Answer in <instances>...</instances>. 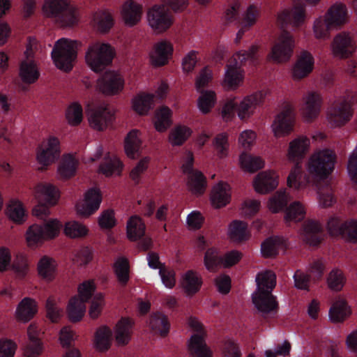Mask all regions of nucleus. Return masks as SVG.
I'll return each instance as SVG.
<instances>
[{"instance_id":"obj_1","label":"nucleus","mask_w":357,"mask_h":357,"mask_svg":"<svg viewBox=\"0 0 357 357\" xmlns=\"http://www.w3.org/2000/svg\"><path fill=\"white\" fill-rule=\"evenodd\" d=\"M320 0H292L294 6L284 10L278 15L277 23L282 31L271 50V58L278 63L285 62L290 59L293 54L295 40L291 33L285 28L300 26L305 21V2L316 4Z\"/></svg>"},{"instance_id":"obj_2","label":"nucleus","mask_w":357,"mask_h":357,"mask_svg":"<svg viewBox=\"0 0 357 357\" xmlns=\"http://www.w3.org/2000/svg\"><path fill=\"white\" fill-rule=\"evenodd\" d=\"M257 291L252 294V302L257 309L264 313L277 311L278 303L271 291L276 284V276L272 271L259 273L256 277Z\"/></svg>"},{"instance_id":"obj_3","label":"nucleus","mask_w":357,"mask_h":357,"mask_svg":"<svg viewBox=\"0 0 357 357\" xmlns=\"http://www.w3.org/2000/svg\"><path fill=\"white\" fill-rule=\"evenodd\" d=\"M188 6V0H162V3L153 6L148 12L150 26L158 32L168 29L173 23L169 9L181 12Z\"/></svg>"},{"instance_id":"obj_4","label":"nucleus","mask_w":357,"mask_h":357,"mask_svg":"<svg viewBox=\"0 0 357 357\" xmlns=\"http://www.w3.org/2000/svg\"><path fill=\"white\" fill-rule=\"evenodd\" d=\"M258 47L252 45L248 50H241L236 52L226 66L224 82L229 88L239 85L243 79V71L241 68L248 62L250 65L258 64Z\"/></svg>"},{"instance_id":"obj_5","label":"nucleus","mask_w":357,"mask_h":357,"mask_svg":"<svg viewBox=\"0 0 357 357\" xmlns=\"http://www.w3.org/2000/svg\"><path fill=\"white\" fill-rule=\"evenodd\" d=\"M309 146L310 139L306 137H299L289 143L288 158L291 161L295 162L287 178V185L290 188L298 189L301 186V161L305 157Z\"/></svg>"},{"instance_id":"obj_6","label":"nucleus","mask_w":357,"mask_h":357,"mask_svg":"<svg viewBox=\"0 0 357 357\" xmlns=\"http://www.w3.org/2000/svg\"><path fill=\"white\" fill-rule=\"evenodd\" d=\"M347 9L343 3H335L326 14L325 19H318L314 24V32L317 38H326L329 31L340 27L346 22Z\"/></svg>"},{"instance_id":"obj_7","label":"nucleus","mask_w":357,"mask_h":357,"mask_svg":"<svg viewBox=\"0 0 357 357\" xmlns=\"http://www.w3.org/2000/svg\"><path fill=\"white\" fill-rule=\"evenodd\" d=\"M264 95L261 92L245 98L241 102L235 98L227 100L222 109V117L225 121H230L236 112L241 119L249 117L257 105L262 103Z\"/></svg>"},{"instance_id":"obj_8","label":"nucleus","mask_w":357,"mask_h":357,"mask_svg":"<svg viewBox=\"0 0 357 357\" xmlns=\"http://www.w3.org/2000/svg\"><path fill=\"white\" fill-rule=\"evenodd\" d=\"M43 11L62 26H73L78 22L76 11L70 6L69 0H45Z\"/></svg>"},{"instance_id":"obj_9","label":"nucleus","mask_w":357,"mask_h":357,"mask_svg":"<svg viewBox=\"0 0 357 357\" xmlns=\"http://www.w3.org/2000/svg\"><path fill=\"white\" fill-rule=\"evenodd\" d=\"M290 197L285 190L278 191L269 199V209L273 213H278L285 209L284 219L287 222L301 221L305 213L303 206L299 202H294L287 206Z\"/></svg>"},{"instance_id":"obj_10","label":"nucleus","mask_w":357,"mask_h":357,"mask_svg":"<svg viewBox=\"0 0 357 357\" xmlns=\"http://www.w3.org/2000/svg\"><path fill=\"white\" fill-rule=\"evenodd\" d=\"M77 41L66 38L58 40L51 54L55 66L66 72L70 71L77 58Z\"/></svg>"},{"instance_id":"obj_11","label":"nucleus","mask_w":357,"mask_h":357,"mask_svg":"<svg viewBox=\"0 0 357 357\" xmlns=\"http://www.w3.org/2000/svg\"><path fill=\"white\" fill-rule=\"evenodd\" d=\"M114 54V50L110 45L96 43L89 45L85 59L93 71L100 73L112 63Z\"/></svg>"},{"instance_id":"obj_12","label":"nucleus","mask_w":357,"mask_h":357,"mask_svg":"<svg viewBox=\"0 0 357 357\" xmlns=\"http://www.w3.org/2000/svg\"><path fill=\"white\" fill-rule=\"evenodd\" d=\"M96 286L93 280H86L79 285V296H74L69 301L67 312L69 319L77 322L84 317L86 311L85 303L91 298Z\"/></svg>"},{"instance_id":"obj_13","label":"nucleus","mask_w":357,"mask_h":357,"mask_svg":"<svg viewBox=\"0 0 357 357\" xmlns=\"http://www.w3.org/2000/svg\"><path fill=\"white\" fill-rule=\"evenodd\" d=\"M335 154L329 149H324L313 154L308 162V171L312 175L324 179L333 171Z\"/></svg>"},{"instance_id":"obj_14","label":"nucleus","mask_w":357,"mask_h":357,"mask_svg":"<svg viewBox=\"0 0 357 357\" xmlns=\"http://www.w3.org/2000/svg\"><path fill=\"white\" fill-rule=\"evenodd\" d=\"M62 224L56 219L45 221L43 225L34 224L26 231V241L29 246H32L45 239L54 238L58 236Z\"/></svg>"},{"instance_id":"obj_15","label":"nucleus","mask_w":357,"mask_h":357,"mask_svg":"<svg viewBox=\"0 0 357 357\" xmlns=\"http://www.w3.org/2000/svg\"><path fill=\"white\" fill-rule=\"evenodd\" d=\"M36 197L38 204L33 209V214L43 219L50 213L49 206L56 204L59 199L58 190L50 183L40 184L36 187Z\"/></svg>"},{"instance_id":"obj_16","label":"nucleus","mask_w":357,"mask_h":357,"mask_svg":"<svg viewBox=\"0 0 357 357\" xmlns=\"http://www.w3.org/2000/svg\"><path fill=\"white\" fill-rule=\"evenodd\" d=\"M357 102V93L348 91L343 99L337 102L329 113V119L335 126L347 123L353 115V106Z\"/></svg>"},{"instance_id":"obj_17","label":"nucleus","mask_w":357,"mask_h":357,"mask_svg":"<svg viewBox=\"0 0 357 357\" xmlns=\"http://www.w3.org/2000/svg\"><path fill=\"white\" fill-rule=\"evenodd\" d=\"M241 257L242 254L238 250H231L220 256L216 248H211L206 251L204 261L206 268L210 271H213L220 266L231 267L236 264Z\"/></svg>"},{"instance_id":"obj_18","label":"nucleus","mask_w":357,"mask_h":357,"mask_svg":"<svg viewBox=\"0 0 357 357\" xmlns=\"http://www.w3.org/2000/svg\"><path fill=\"white\" fill-rule=\"evenodd\" d=\"M194 157L191 152L188 153L182 165L184 174H188V185L190 190L195 195H202L206 187V178L198 170L194 169Z\"/></svg>"},{"instance_id":"obj_19","label":"nucleus","mask_w":357,"mask_h":357,"mask_svg":"<svg viewBox=\"0 0 357 357\" xmlns=\"http://www.w3.org/2000/svg\"><path fill=\"white\" fill-rule=\"evenodd\" d=\"M329 234L333 236H342L352 242H357V220L351 219L342 221L337 217H331L327 222Z\"/></svg>"},{"instance_id":"obj_20","label":"nucleus","mask_w":357,"mask_h":357,"mask_svg":"<svg viewBox=\"0 0 357 357\" xmlns=\"http://www.w3.org/2000/svg\"><path fill=\"white\" fill-rule=\"evenodd\" d=\"M211 79V71L207 68H204L202 70L196 80L197 89L202 93L198 99V107L204 114H207L210 112L216 100L215 92L201 90L207 85Z\"/></svg>"},{"instance_id":"obj_21","label":"nucleus","mask_w":357,"mask_h":357,"mask_svg":"<svg viewBox=\"0 0 357 357\" xmlns=\"http://www.w3.org/2000/svg\"><path fill=\"white\" fill-rule=\"evenodd\" d=\"M295 120L294 109L289 102H284L282 110L276 116L272 124L273 131L276 137L289 134Z\"/></svg>"},{"instance_id":"obj_22","label":"nucleus","mask_w":357,"mask_h":357,"mask_svg":"<svg viewBox=\"0 0 357 357\" xmlns=\"http://www.w3.org/2000/svg\"><path fill=\"white\" fill-rule=\"evenodd\" d=\"M191 327L198 332L192 335L188 345L189 350L193 357H211V352L207 347L203 332V326L195 319L190 320Z\"/></svg>"},{"instance_id":"obj_23","label":"nucleus","mask_w":357,"mask_h":357,"mask_svg":"<svg viewBox=\"0 0 357 357\" xmlns=\"http://www.w3.org/2000/svg\"><path fill=\"white\" fill-rule=\"evenodd\" d=\"M33 54L32 45L29 43L25 52L26 59L22 61L20 66V76L26 84L36 82L40 77V72L34 60L31 59Z\"/></svg>"},{"instance_id":"obj_24","label":"nucleus","mask_w":357,"mask_h":357,"mask_svg":"<svg viewBox=\"0 0 357 357\" xmlns=\"http://www.w3.org/2000/svg\"><path fill=\"white\" fill-rule=\"evenodd\" d=\"M124 83L123 77L116 71H107L98 79L100 91L107 95H115L121 92Z\"/></svg>"},{"instance_id":"obj_25","label":"nucleus","mask_w":357,"mask_h":357,"mask_svg":"<svg viewBox=\"0 0 357 357\" xmlns=\"http://www.w3.org/2000/svg\"><path fill=\"white\" fill-rule=\"evenodd\" d=\"M90 126L98 130H105L113 121L114 114L107 105H99L89 110Z\"/></svg>"},{"instance_id":"obj_26","label":"nucleus","mask_w":357,"mask_h":357,"mask_svg":"<svg viewBox=\"0 0 357 357\" xmlns=\"http://www.w3.org/2000/svg\"><path fill=\"white\" fill-rule=\"evenodd\" d=\"M60 155V143L55 137H50L44 147H38L37 160L43 166H47L56 161Z\"/></svg>"},{"instance_id":"obj_27","label":"nucleus","mask_w":357,"mask_h":357,"mask_svg":"<svg viewBox=\"0 0 357 357\" xmlns=\"http://www.w3.org/2000/svg\"><path fill=\"white\" fill-rule=\"evenodd\" d=\"M301 236L307 244L318 246L324 240V232L319 222L308 220L303 224Z\"/></svg>"},{"instance_id":"obj_28","label":"nucleus","mask_w":357,"mask_h":357,"mask_svg":"<svg viewBox=\"0 0 357 357\" xmlns=\"http://www.w3.org/2000/svg\"><path fill=\"white\" fill-rule=\"evenodd\" d=\"M102 202V194L100 189L91 188L85 192L84 202L77 205V212L84 216L94 213Z\"/></svg>"},{"instance_id":"obj_29","label":"nucleus","mask_w":357,"mask_h":357,"mask_svg":"<svg viewBox=\"0 0 357 357\" xmlns=\"http://www.w3.org/2000/svg\"><path fill=\"white\" fill-rule=\"evenodd\" d=\"M332 47L335 56L347 58L354 52L356 45L349 33L342 32L335 37Z\"/></svg>"},{"instance_id":"obj_30","label":"nucleus","mask_w":357,"mask_h":357,"mask_svg":"<svg viewBox=\"0 0 357 357\" xmlns=\"http://www.w3.org/2000/svg\"><path fill=\"white\" fill-rule=\"evenodd\" d=\"M321 102L320 95L314 91H310L303 97L301 109L303 116L307 121H311L318 116Z\"/></svg>"},{"instance_id":"obj_31","label":"nucleus","mask_w":357,"mask_h":357,"mask_svg":"<svg viewBox=\"0 0 357 357\" xmlns=\"http://www.w3.org/2000/svg\"><path fill=\"white\" fill-rule=\"evenodd\" d=\"M314 63L313 56L306 50L302 51L293 67L294 78L301 79L307 77L312 71Z\"/></svg>"},{"instance_id":"obj_32","label":"nucleus","mask_w":357,"mask_h":357,"mask_svg":"<svg viewBox=\"0 0 357 357\" xmlns=\"http://www.w3.org/2000/svg\"><path fill=\"white\" fill-rule=\"evenodd\" d=\"M173 52L172 45L166 40H161L154 46V50L151 54V59L155 66L165 65Z\"/></svg>"},{"instance_id":"obj_33","label":"nucleus","mask_w":357,"mask_h":357,"mask_svg":"<svg viewBox=\"0 0 357 357\" xmlns=\"http://www.w3.org/2000/svg\"><path fill=\"white\" fill-rule=\"evenodd\" d=\"M278 185V181L274 172H261L254 180L255 189L259 193L269 192L275 189Z\"/></svg>"},{"instance_id":"obj_34","label":"nucleus","mask_w":357,"mask_h":357,"mask_svg":"<svg viewBox=\"0 0 357 357\" xmlns=\"http://www.w3.org/2000/svg\"><path fill=\"white\" fill-rule=\"evenodd\" d=\"M231 199L230 186L225 182H220L211 191V201L215 208L225 206Z\"/></svg>"},{"instance_id":"obj_35","label":"nucleus","mask_w":357,"mask_h":357,"mask_svg":"<svg viewBox=\"0 0 357 357\" xmlns=\"http://www.w3.org/2000/svg\"><path fill=\"white\" fill-rule=\"evenodd\" d=\"M142 14V6L132 0H128L123 5L122 16L125 23L130 26L139 22Z\"/></svg>"},{"instance_id":"obj_36","label":"nucleus","mask_w":357,"mask_h":357,"mask_svg":"<svg viewBox=\"0 0 357 357\" xmlns=\"http://www.w3.org/2000/svg\"><path fill=\"white\" fill-rule=\"evenodd\" d=\"M155 96L152 93L140 92L132 100L133 110L141 116L146 115L153 107Z\"/></svg>"},{"instance_id":"obj_37","label":"nucleus","mask_w":357,"mask_h":357,"mask_svg":"<svg viewBox=\"0 0 357 357\" xmlns=\"http://www.w3.org/2000/svg\"><path fill=\"white\" fill-rule=\"evenodd\" d=\"M287 247L286 239L281 236H271L266 238L261 245V252L266 258L278 255L279 250Z\"/></svg>"},{"instance_id":"obj_38","label":"nucleus","mask_w":357,"mask_h":357,"mask_svg":"<svg viewBox=\"0 0 357 357\" xmlns=\"http://www.w3.org/2000/svg\"><path fill=\"white\" fill-rule=\"evenodd\" d=\"M37 312V305L34 300L30 298H23L16 310V318L22 322L29 321Z\"/></svg>"},{"instance_id":"obj_39","label":"nucleus","mask_w":357,"mask_h":357,"mask_svg":"<svg viewBox=\"0 0 357 357\" xmlns=\"http://www.w3.org/2000/svg\"><path fill=\"white\" fill-rule=\"evenodd\" d=\"M94 25L102 33H108L114 25V18L108 10H99L93 17Z\"/></svg>"},{"instance_id":"obj_40","label":"nucleus","mask_w":357,"mask_h":357,"mask_svg":"<svg viewBox=\"0 0 357 357\" xmlns=\"http://www.w3.org/2000/svg\"><path fill=\"white\" fill-rule=\"evenodd\" d=\"M57 264L56 261L48 257H42L38 262L37 271L40 277L47 281H52L56 274Z\"/></svg>"},{"instance_id":"obj_41","label":"nucleus","mask_w":357,"mask_h":357,"mask_svg":"<svg viewBox=\"0 0 357 357\" xmlns=\"http://www.w3.org/2000/svg\"><path fill=\"white\" fill-rule=\"evenodd\" d=\"M141 145L140 132L136 129L130 131L124 141V148L127 155L130 158H135L139 153Z\"/></svg>"},{"instance_id":"obj_42","label":"nucleus","mask_w":357,"mask_h":357,"mask_svg":"<svg viewBox=\"0 0 357 357\" xmlns=\"http://www.w3.org/2000/svg\"><path fill=\"white\" fill-rule=\"evenodd\" d=\"M133 321L128 317H122L116 326V340L119 344H127L130 340Z\"/></svg>"},{"instance_id":"obj_43","label":"nucleus","mask_w":357,"mask_h":357,"mask_svg":"<svg viewBox=\"0 0 357 357\" xmlns=\"http://www.w3.org/2000/svg\"><path fill=\"white\" fill-rule=\"evenodd\" d=\"M172 110L167 106L156 109L154 116V126L158 132L166 131L172 124Z\"/></svg>"},{"instance_id":"obj_44","label":"nucleus","mask_w":357,"mask_h":357,"mask_svg":"<svg viewBox=\"0 0 357 357\" xmlns=\"http://www.w3.org/2000/svg\"><path fill=\"white\" fill-rule=\"evenodd\" d=\"M27 335L29 342L25 348V355L26 357H37L42 352L43 346L40 338L38 337L37 331L33 325L29 326Z\"/></svg>"},{"instance_id":"obj_45","label":"nucleus","mask_w":357,"mask_h":357,"mask_svg":"<svg viewBox=\"0 0 357 357\" xmlns=\"http://www.w3.org/2000/svg\"><path fill=\"white\" fill-rule=\"evenodd\" d=\"M229 235L234 242H243L250 238L248 224L241 220H234L229 225Z\"/></svg>"},{"instance_id":"obj_46","label":"nucleus","mask_w":357,"mask_h":357,"mask_svg":"<svg viewBox=\"0 0 357 357\" xmlns=\"http://www.w3.org/2000/svg\"><path fill=\"white\" fill-rule=\"evenodd\" d=\"M113 269L120 284L126 286L130 280L129 261L123 257L117 258L113 264Z\"/></svg>"},{"instance_id":"obj_47","label":"nucleus","mask_w":357,"mask_h":357,"mask_svg":"<svg viewBox=\"0 0 357 357\" xmlns=\"http://www.w3.org/2000/svg\"><path fill=\"white\" fill-rule=\"evenodd\" d=\"M126 229L128 238L132 241L141 238L145 234V225L142 220L137 215L129 218Z\"/></svg>"},{"instance_id":"obj_48","label":"nucleus","mask_w":357,"mask_h":357,"mask_svg":"<svg viewBox=\"0 0 357 357\" xmlns=\"http://www.w3.org/2000/svg\"><path fill=\"white\" fill-rule=\"evenodd\" d=\"M149 326L155 333L166 336L169 331L170 324L166 315L155 312L150 317Z\"/></svg>"},{"instance_id":"obj_49","label":"nucleus","mask_w":357,"mask_h":357,"mask_svg":"<svg viewBox=\"0 0 357 357\" xmlns=\"http://www.w3.org/2000/svg\"><path fill=\"white\" fill-rule=\"evenodd\" d=\"M202 278L193 271H187L183 276L181 284L188 295H194L200 289Z\"/></svg>"},{"instance_id":"obj_50","label":"nucleus","mask_w":357,"mask_h":357,"mask_svg":"<svg viewBox=\"0 0 357 357\" xmlns=\"http://www.w3.org/2000/svg\"><path fill=\"white\" fill-rule=\"evenodd\" d=\"M259 15V10L254 5L250 6L246 11L242 22V27L238 31L236 38V43H238L245 31L255 24Z\"/></svg>"},{"instance_id":"obj_51","label":"nucleus","mask_w":357,"mask_h":357,"mask_svg":"<svg viewBox=\"0 0 357 357\" xmlns=\"http://www.w3.org/2000/svg\"><path fill=\"white\" fill-rule=\"evenodd\" d=\"M349 313L347 302L344 300H338L331 307L329 317L333 322H341L349 316Z\"/></svg>"},{"instance_id":"obj_52","label":"nucleus","mask_w":357,"mask_h":357,"mask_svg":"<svg viewBox=\"0 0 357 357\" xmlns=\"http://www.w3.org/2000/svg\"><path fill=\"white\" fill-rule=\"evenodd\" d=\"M239 160L242 169L249 172L258 171L264 167V164L260 157L252 155L247 153H242Z\"/></svg>"},{"instance_id":"obj_53","label":"nucleus","mask_w":357,"mask_h":357,"mask_svg":"<svg viewBox=\"0 0 357 357\" xmlns=\"http://www.w3.org/2000/svg\"><path fill=\"white\" fill-rule=\"evenodd\" d=\"M77 166V161L72 155H67L63 157L59 166L58 172L63 178H69L75 174Z\"/></svg>"},{"instance_id":"obj_54","label":"nucleus","mask_w":357,"mask_h":357,"mask_svg":"<svg viewBox=\"0 0 357 357\" xmlns=\"http://www.w3.org/2000/svg\"><path fill=\"white\" fill-rule=\"evenodd\" d=\"M192 130L185 126H177L169 133V139L174 146L182 145L191 135Z\"/></svg>"},{"instance_id":"obj_55","label":"nucleus","mask_w":357,"mask_h":357,"mask_svg":"<svg viewBox=\"0 0 357 357\" xmlns=\"http://www.w3.org/2000/svg\"><path fill=\"white\" fill-rule=\"evenodd\" d=\"M123 166V162L118 158H108L100 165L99 172L106 176H112L115 172L119 174Z\"/></svg>"},{"instance_id":"obj_56","label":"nucleus","mask_w":357,"mask_h":357,"mask_svg":"<svg viewBox=\"0 0 357 357\" xmlns=\"http://www.w3.org/2000/svg\"><path fill=\"white\" fill-rule=\"evenodd\" d=\"M112 331L107 326L98 328L96 333L95 344L100 351H107L110 347Z\"/></svg>"},{"instance_id":"obj_57","label":"nucleus","mask_w":357,"mask_h":357,"mask_svg":"<svg viewBox=\"0 0 357 357\" xmlns=\"http://www.w3.org/2000/svg\"><path fill=\"white\" fill-rule=\"evenodd\" d=\"M66 119L71 126H76L81 123L83 119V109L82 105L77 102H73L66 109Z\"/></svg>"},{"instance_id":"obj_58","label":"nucleus","mask_w":357,"mask_h":357,"mask_svg":"<svg viewBox=\"0 0 357 357\" xmlns=\"http://www.w3.org/2000/svg\"><path fill=\"white\" fill-rule=\"evenodd\" d=\"M7 211L9 218L13 222L21 224L24 221L25 211L19 201H11Z\"/></svg>"},{"instance_id":"obj_59","label":"nucleus","mask_w":357,"mask_h":357,"mask_svg":"<svg viewBox=\"0 0 357 357\" xmlns=\"http://www.w3.org/2000/svg\"><path fill=\"white\" fill-rule=\"evenodd\" d=\"M64 233L70 238H82L87 234L88 229L82 224L77 221H72L66 224Z\"/></svg>"},{"instance_id":"obj_60","label":"nucleus","mask_w":357,"mask_h":357,"mask_svg":"<svg viewBox=\"0 0 357 357\" xmlns=\"http://www.w3.org/2000/svg\"><path fill=\"white\" fill-rule=\"evenodd\" d=\"M328 284L335 291L341 290L344 284V277L342 271L338 269L331 271L328 278Z\"/></svg>"},{"instance_id":"obj_61","label":"nucleus","mask_w":357,"mask_h":357,"mask_svg":"<svg viewBox=\"0 0 357 357\" xmlns=\"http://www.w3.org/2000/svg\"><path fill=\"white\" fill-rule=\"evenodd\" d=\"M149 160L150 159L148 157L143 158L130 172V176L135 184L139 183L141 174L147 169Z\"/></svg>"},{"instance_id":"obj_62","label":"nucleus","mask_w":357,"mask_h":357,"mask_svg":"<svg viewBox=\"0 0 357 357\" xmlns=\"http://www.w3.org/2000/svg\"><path fill=\"white\" fill-rule=\"evenodd\" d=\"M214 146L220 158L227 154L228 139L227 135L225 133L218 134L214 139Z\"/></svg>"},{"instance_id":"obj_63","label":"nucleus","mask_w":357,"mask_h":357,"mask_svg":"<svg viewBox=\"0 0 357 357\" xmlns=\"http://www.w3.org/2000/svg\"><path fill=\"white\" fill-rule=\"evenodd\" d=\"M98 224L103 229H112L116 225L114 211L106 210L103 211L99 217Z\"/></svg>"},{"instance_id":"obj_64","label":"nucleus","mask_w":357,"mask_h":357,"mask_svg":"<svg viewBox=\"0 0 357 357\" xmlns=\"http://www.w3.org/2000/svg\"><path fill=\"white\" fill-rule=\"evenodd\" d=\"M347 170L351 180L357 183V146L349 155Z\"/></svg>"}]
</instances>
